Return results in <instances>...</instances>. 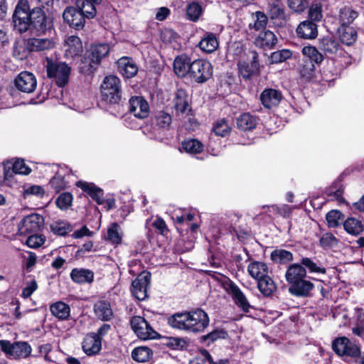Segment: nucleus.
Here are the masks:
<instances>
[{"label": "nucleus", "instance_id": "nucleus-1", "mask_svg": "<svg viewBox=\"0 0 364 364\" xmlns=\"http://www.w3.org/2000/svg\"><path fill=\"white\" fill-rule=\"evenodd\" d=\"M170 325L176 328L189 332H200L208 325L207 314L198 309L194 311L175 314L168 319Z\"/></svg>", "mask_w": 364, "mask_h": 364}, {"label": "nucleus", "instance_id": "nucleus-2", "mask_svg": "<svg viewBox=\"0 0 364 364\" xmlns=\"http://www.w3.org/2000/svg\"><path fill=\"white\" fill-rule=\"evenodd\" d=\"M102 100L109 104H118L122 100V84L115 75L106 76L101 85Z\"/></svg>", "mask_w": 364, "mask_h": 364}, {"label": "nucleus", "instance_id": "nucleus-3", "mask_svg": "<svg viewBox=\"0 0 364 364\" xmlns=\"http://www.w3.org/2000/svg\"><path fill=\"white\" fill-rule=\"evenodd\" d=\"M30 32L37 36L45 35L53 29V22L42 9L36 7L31 11Z\"/></svg>", "mask_w": 364, "mask_h": 364}, {"label": "nucleus", "instance_id": "nucleus-4", "mask_svg": "<svg viewBox=\"0 0 364 364\" xmlns=\"http://www.w3.org/2000/svg\"><path fill=\"white\" fill-rule=\"evenodd\" d=\"M46 67L48 77L53 78L59 87H64L68 82L71 69L68 64L63 62L53 61L47 58Z\"/></svg>", "mask_w": 364, "mask_h": 364}, {"label": "nucleus", "instance_id": "nucleus-5", "mask_svg": "<svg viewBox=\"0 0 364 364\" xmlns=\"http://www.w3.org/2000/svg\"><path fill=\"white\" fill-rule=\"evenodd\" d=\"M31 11L28 2L26 0H20L13 15L14 27L20 33L30 31Z\"/></svg>", "mask_w": 364, "mask_h": 364}, {"label": "nucleus", "instance_id": "nucleus-6", "mask_svg": "<svg viewBox=\"0 0 364 364\" xmlns=\"http://www.w3.org/2000/svg\"><path fill=\"white\" fill-rule=\"evenodd\" d=\"M1 350L10 358L15 359L25 358L31 353V346L25 341L11 343L9 341L0 340Z\"/></svg>", "mask_w": 364, "mask_h": 364}, {"label": "nucleus", "instance_id": "nucleus-7", "mask_svg": "<svg viewBox=\"0 0 364 364\" xmlns=\"http://www.w3.org/2000/svg\"><path fill=\"white\" fill-rule=\"evenodd\" d=\"M334 352L341 357L358 358L360 355L358 346L351 342L347 337H339L332 343Z\"/></svg>", "mask_w": 364, "mask_h": 364}, {"label": "nucleus", "instance_id": "nucleus-8", "mask_svg": "<svg viewBox=\"0 0 364 364\" xmlns=\"http://www.w3.org/2000/svg\"><path fill=\"white\" fill-rule=\"evenodd\" d=\"M213 75V68L210 62L196 60L191 63L189 77L198 83H203Z\"/></svg>", "mask_w": 364, "mask_h": 364}, {"label": "nucleus", "instance_id": "nucleus-9", "mask_svg": "<svg viewBox=\"0 0 364 364\" xmlns=\"http://www.w3.org/2000/svg\"><path fill=\"white\" fill-rule=\"evenodd\" d=\"M130 324L135 334L141 340L154 339L159 336L145 318L141 316L132 317L130 320Z\"/></svg>", "mask_w": 364, "mask_h": 364}, {"label": "nucleus", "instance_id": "nucleus-10", "mask_svg": "<svg viewBox=\"0 0 364 364\" xmlns=\"http://www.w3.org/2000/svg\"><path fill=\"white\" fill-rule=\"evenodd\" d=\"M16 87L21 92L32 93L37 86L35 75L28 71L21 72L14 80Z\"/></svg>", "mask_w": 364, "mask_h": 364}, {"label": "nucleus", "instance_id": "nucleus-11", "mask_svg": "<svg viewBox=\"0 0 364 364\" xmlns=\"http://www.w3.org/2000/svg\"><path fill=\"white\" fill-rule=\"evenodd\" d=\"M224 288L227 293L232 297L235 304L243 311L248 312L250 305L243 292L232 281H228L224 284Z\"/></svg>", "mask_w": 364, "mask_h": 364}, {"label": "nucleus", "instance_id": "nucleus-12", "mask_svg": "<svg viewBox=\"0 0 364 364\" xmlns=\"http://www.w3.org/2000/svg\"><path fill=\"white\" fill-rule=\"evenodd\" d=\"M44 225V218L38 214H31L25 217L18 225V232L21 235L35 232L41 230Z\"/></svg>", "mask_w": 364, "mask_h": 364}, {"label": "nucleus", "instance_id": "nucleus-13", "mask_svg": "<svg viewBox=\"0 0 364 364\" xmlns=\"http://www.w3.org/2000/svg\"><path fill=\"white\" fill-rule=\"evenodd\" d=\"M56 42L53 38H29L27 39V48L32 52H46L53 50Z\"/></svg>", "mask_w": 364, "mask_h": 364}, {"label": "nucleus", "instance_id": "nucleus-14", "mask_svg": "<svg viewBox=\"0 0 364 364\" xmlns=\"http://www.w3.org/2000/svg\"><path fill=\"white\" fill-rule=\"evenodd\" d=\"M150 274L144 273L139 274L132 284L131 291L138 300H144L146 298L147 287L149 284Z\"/></svg>", "mask_w": 364, "mask_h": 364}, {"label": "nucleus", "instance_id": "nucleus-15", "mask_svg": "<svg viewBox=\"0 0 364 364\" xmlns=\"http://www.w3.org/2000/svg\"><path fill=\"white\" fill-rule=\"evenodd\" d=\"M63 17L70 26L77 30L82 28L85 23V17L74 7H68L64 11Z\"/></svg>", "mask_w": 364, "mask_h": 364}, {"label": "nucleus", "instance_id": "nucleus-16", "mask_svg": "<svg viewBox=\"0 0 364 364\" xmlns=\"http://www.w3.org/2000/svg\"><path fill=\"white\" fill-rule=\"evenodd\" d=\"M129 111L136 117L146 118L149 113L148 102L141 97H132L129 100Z\"/></svg>", "mask_w": 364, "mask_h": 364}, {"label": "nucleus", "instance_id": "nucleus-17", "mask_svg": "<svg viewBox=\"0 0 364 364\" xmlns=\"http://www.w3.org/2000/svg\"><path fill=\"white\" fill-rule=\"evenodd\" d=\"M296 33L304 39H315L318 36V26L316 23L306 20L299 24Z\"/></svg>", "mask_w": 364, "mask_h": 364}, {"label": "nucleus", "instance_id": "nucleus-18", "mask_svg": "<svg viewBox=\"0 0 364 364\" xmlns=\"http://www.w3.org/2000/svg\"><path fill=\"white\" fill-rule=\"evenodd\" d=\"M65 55L67 58L78 56L83 50L80 38L77 36H70L65 40Z\"/></svg>", "mask_w": 364, "mask_h": 364}, {"label": "nucleus", "instance_id": "nucleus-19", "mask_svg": "<svg viewBox=\"0 0 364 364\" xmlns=\"http://www.w3.org/2000/svg\"><path fill=\"white\" fill-rule=\"evenodd\" d=\"M281 100V92L274 89H266L260 95L262 105L268 109L277 106Z\"/></svg>", "mask_w": 364, "mask_h": 364}, {"label": "nucleus", "instance_id": "nucleus-20", "mask_svg": "<svg viewBox=\"0 0 364 364\" xmlns=\"http://www.w3.org/2000/svg\"><path fill=\"white\" fill-rule=\"evenodd\" d=\"M82 347L87 355H95L101 349V340L96 333L88 334L85 338Z\"/></svg>", "mask_w": 364, "mask_h": 364}, {"label": "nucleus", "instance_id": "nucleus-21", "mask_svg": "<svg viewBox=\"0 0 364 364\" xmlns=\"http://www.w3.org/2000/svg\"><path fill=\"white\" fill-rule=\"evenodd\" d=\"M117 65L119 73L124 77L131 78L137 73L138 68L136 65L129 58H121L117 61Z\"/></svg>", "mask_w": 364, "mask_h": 364}, {"label": "nucleus", "instance_id": "nucleus-22", "mask_svg": "<svg viewBox=\"0 0 364 364\" xmlns=\"http://www.w3.org/2000/svg\"><path fill=\"white\" fill-rule=\"evenodd\" d=\"M306 275V270L301 264H293L287 269L285 278L289 284H292L304 279Z\"/></svg>", "mask_w": 364, "mask_h": 364}, {"label": "nucleus", "instance_id": "nucleus-23", "mask_svg": "<svg viewBox=\"0 0 364 364\" xmlns=\"http://www.w3.org/2000/svg\"><path fill=\"white\" fill-rule=\"evenodd\" d=\"M102 0H77L78 10L87 18H92L95 16L96 5L100 4Z\"/></svg>", "mask_w": 364, "mask_h": 364}, {"label": "nucleus", "instance_id": "nucleus-24", "mask_svg": "<svg viewBox=\"0 0 364 364\" xmlns=\"http://www.w3.org/2000/svg\"><path fill=\"white\" fill-rule=\"evenodd\" d=\"M277 42L275 34L267 30L261 32L255 40V44L257 47L272 49Z\"/></svg>", "mask_w": 364, "mask_h": 364}, {"label": "nucleus", "instance_id": "nucleus-25", "mask_svg": "<svg viewBox=\"0 0 364 364\" xmlns=\"http://www.w3.org/2000/svg\"><path fill=\"white\" fill-rule=\"evenodd\" d=\"M314 287V285L313 283L303 279L291 284L289 288V291L294 296H306L313 289Z\"/></svg>", "mask_w": 364, "mask_h": 364}, {"label": "nucleus", "instance_id": "nucleus-26", "mask_svg": "<svg viewBox=\"0 0 364 364\" xmlns=\"http://www.w3.org/2000/svg\"><path fill=\"white\" fill-rule=\"evenodd\" d=\"M247 272L251 277L258 280L268 275L269 268L264 262L254 261L249 264Z\"/></svg>", "mask_w": 364, "mask_h": 364}, {"label": "nucleus", "instance_id": "nucleus-27", "mask_svg": "<svg viewBox=\"0 0 364 364\" xmlns=\"http://www.w3.org/2000/svg\"><path fill=\"white\" fill-rule=\"evenodd\" d=\"M191 63L186 55H181L174 60L173 68L176 74L179 77L189 76Z\"/></svg>", "mask_w": 364, "mask_h": 364}, {"label": "nucleus", "instance_id": "nucleus-28", "mask_svg": "<svg viewBox=\"0 0 364 364\" xmlns=\"http://www.w3.org/2000/svg\"><path fill=\"white\" fill-rule=\"evenodd\" d=\"M77 186L82 191L87 192L90 196L95 200L98 204H103V191L102 189L97 188L94 184L87 182L79 181Z\"/></svg>", "mask_w": 364, "mask_h": 364}, {"label": "nucleus", "instance_id": "nucleus-29", "mask_svg": "<svg viewBox=\"0 0 364 364\" xmlns=\"http://www.w3.org/2000/svg\"><path fill=\"white\" fill-rule=\"evenodd\" d=\"M96 316L102 321H109L113 317L110 304L105 301H99L94 306Z\"/></svg>", "mask_w": 364, "mask_h": 364}, {"label": "nucleus", "instance_id": "nucleus-30", "mask_svg": "<svg viewBox=\"0 0 364 364\" xmlns=\"http://www.w3.org/2000/svg\"><path fill=\"white\" fill-rule=\"evenodd\" d=\"M70 277L75 283H91L93 281L94 273L90 269L76 268L71 271Z\"/></svg>", "mask_w": 364, "mask_h": 364}, {"label": "nucleus", "instance_id": "nucleus-31", "mask_svg": "<svg viewBox=\"0 0 364 364\" xmlns=\"http://www.w3.org/2000/svg\"><path fill=\"white\" fill-rule=\"evenodd\" d=\"M319 48L326 55H334L339 48L338 42L332 37L326 36L322 38L319 41Z\"/></svg>", "mask_w": 364, "mask_h": 364}, {"label": "nucleus", "instance_id": "nucleus-32", "mask_svg": "<svg viewBox=\"0 0 364 364\" xmlns=\"http://www.w3.org/2000/svg\"><path fill=\"white\" fill-rule=\"evenodd\" d=\"M97 66L98 63L95 62L88 52H86L85 55L80 58L78 69L80 73L89 75L93 73Z\"/></svg>", "mask_w": 364, "mask_h": 364}, {"label": "nucleus", "instance_id": "nucleus-33", "mask_svg": "<svg viewBox=\"0 0 364 364\" xmlns=\"http://www.w3.org/2000/svg\"><path fill=\"white\" fill-rule=\"evenodd\" d=\"M218 41L215 34L207 33L199 43L200 48L208 53L214 52L218 47Z\"/></svg>", "mask_w": 364, "mask_h": 364}, {"label": "nucleus", "instance_id": "nucleus-34", "mask_svg": "<svg viewBox=\"0 0 364 364\" xmlns=\"http://www.w3.org/2000/svg\"><path fill=\"white\" fill-rule=\"evenodd\" d=\"M88 53L92 57V58L100 64L101 60L107 56L109 52V46L107 43H100L92 46Z\"/></svg>", "mask_w": 364, "mask_h": 364}, {"label": "nucleus", "instance_id": "nucleus-35", "mask_svg": "<svg viewBox=\"0 0 364 364\" xmlns=\"http://www.w3.org/2000/svg\"><path fill=\"white\" fill-rule=\"evenodd\" d=\"M52 314L60 320L67 319L70 314V306L64 302L58 301L50 307Z\"/></svg>", "mask_w": 364, "mask_h": 364}, {"label": "nucleus", "instance_id": "nucleus-36", "mask_svg": "<svg viewBox=\"0 0 364 364\" xmlns=\"http://www.w3.org/2000/svg\"><path fill=\"white\" fill-rule=\"evenodd\" d=\"M174 107L177 112L185 113L189 110L188 95L183 90H178L174 98Z\"/></svg>", "mask_w": 364, "mask_h": 364}, {"label": "nucleus", "instance_id": "nucleus-37", "mask_svg": "<svg viewBox=\"0 0 364 364\" xmlns=\"http://www.w3.org/2000/svg\"><path fill=\"white\" fill-rule=\"evenodd\" d=\"M257 281V287L265 296H269L276 290L277 287L272 278L267 275Z\"/></svg>", "mask_w": 364, "mask_h": 364}, {"label": "nucleus", "instance_id": "nucleus-38", "mask_svg": "<svg viewBox=\"0 0 364 364\" xmlns=\"http://www.w3.org/2000/svg\"><path fill=\"white\" fill-rule=\"evenodd\" d=\"M237 124L238 128L242 130H252L256 127L257 119L250 114L244 113L237 118Z\"/></svg>", "mask_w": 364, "mask_h": 364}, {"label": "nucleus", "instance_id": "nucleus-39", "mask_svg": "<svg viewBox=\"0 0 364 364\" xmlns=\"http://www.w3.org/2000/svg\"><path fill=\"white\" fill-rule=\"evenodd\" d=\"M341 41L346 45L353 43L357 37V33L353 27L349 26H341L339 28Z\"/></svg>", "mask_w": 364, "mask_h": 364}, {"label": "nucleus", "instance_id": "nucleus-40", "mask_svg": "<svg viewBox=\"0 0 364 364\" xmlns=\"http://www.w3.org/2000/svg\"><path fill=\"white\" fill-rule=\"evenodd\" d=\"M152 355L151 350L145 346L135 348L132 352V358L138 362H146L149 360Z\"/></svg>", "mask_w": 364, "mask_h": 364}, {"label": "nucleus", "instance_id": "nucleus-41", "mask_svg": "<svg viewBox=\"0 0 364 364\" xmlns=\"http://www.w3.org/2000/svg\"><path fill=\"white\" fill-rule=\"evenodd\" d=\"M338 17L341 26H349L358 17V14L349 7H344L340 10Z\"/></svg>", "mask_w": 364, "mask_h": 364}, {"label": "nucleus", "instance_id": "nucleus-42", "mask_svg": "<svg viewBox=\"0 0 364 364\" xmlns=\"http://www.w3.org/2000/svg\"><path fill=\"white\" fill-rule=\"evenodd\" d=\"M345 230L352 235H359L363 230L360 221L355 218H348L343 224Z\"/></svg>", "mask_w": 364, "mask_h": 364}, {"label": "nucleus", "instance_id": "nucleus-43", "mask_svg": "<svg viewBox=\"0 0 364 364\" xmlns=\"http://www.w3.org/2000/svg\"><path fill=\"white\" fill-rule=\"evenodd\" d=\"M257 55L255 54L251 67L245 63L239 64L240 73L244 78L250 79L253 75L255 70L257 68Z\"/></svg>", "mask_w": 364, "mask_h": 364}, {"label": "nucleus", "instance_id": "nucleus-44", "mask_svg": "<svg viewBox=\"0 0 364 364\" xmlns=\"http://www.w3.org/2000/svg\"><path fill=\"white\" fill-rule=\"evenodd\" d=\"M269 14L272 19H284L285 15L284 9L279 0H275L274 2L269 4Z\"/></svg>", "mask_w": 364, "mask_h": 364}, {"label": "nucleus", "instance_id": "nucleus-45", "mask_svg": "<svg viewBox=\"0 0 364 364\" xmlns=\"http://www.w3.org/2000/svg\"><path fill=\"white\" fill-rule=\"evenodd\" d=\"M302 53L312 62L317 64L321 63L323 60V55L314 46H304L302 48Z\"/></svg>", "mask_w": 364, "mask_h": 364}, {"label": "nucleus", "instance_id": "nucleus-46", "mask_svg": "<svg viewBox=\"0 0 364 364\" xmlns=\"http://www.w3.org/2000/svg\"><path fill=\"white\" fill-rule=\"evenodd\" d=\"M271 259L277 263H285L293 259V255L285 250H275L271 254Z\"/></svg>", "mask_w": 364, "mask_h": 364}, {"label": "nucleus", "instance_id": "nucleus-47", "mask_svg": "<svg viewBox=\"0 0 364 364\" xmlns=\"http://www.w3.org/2000/svg\"><path fill=\"white\" fill-rule=\"evenodd\" d=\"M183 149L190 154H198L203 151V145L200 141L194 139L185 140L182 144Z\"/></svg>", "mask_w": 364, "mask_h": 364}, {"label": "nucleus", "instance_id": "nucleus-48", "mask_svg": "<svg viewBox=\"0 0 364 364\" xmlns=\"http://www.w3.org/2000/svg\"><path fill=\"white\" fill-rule=\"evenodd\" d=\"M309 21L312 22L321 21L323 18L322 4L320 2H313L309 10Z\"/></svg>", "mask_w": 364, "mask_h": 364}, {"label": "nucleus", "instance_id": "nucleus-49", "mask_svg": "<svg viewBox=\"0 0 364 364\" xmlns=\"http://www.w3.org/2000/svg\"><path fill=\"white\" fill-rule=\"evenodd\" d=\"M31 52V51H30L27 48V39L23 41V43L21 42H16L14 45V56L19 60L26 58Z\"/></svg>", "mask_w": 364, "mask_h": 364}, {"label": "nucleus", "instance_id": "nucleus-50", "mask_svg": "<svg viewBox=\"0 0 364 364\" xmlns=\"http://www.w3.org/2000/svg\"><path fill=\"white\" fill-rule=\"evenodd\" d=\"M52 232L58 235H65L72 230L70 224L64 221L55 222L50 225Z\"/></svg>", "mask_w": 364, "mask_h": 364}, {"label": "nucleus", "instance_id": "nucleus-51", "mask_svg": "<svg viewBox=\"0 0 364 364\" xmlns=\"http://www.w3.org/2000/svg\"><path fill=\"white\" fill-rule=\"evenodd\" d=\"M326 221L330 227H336L343 220V215L339 210H332L326 216Z\"/></svg>", "mask_w": 364, "mask_h": 364}, {"label": "nucleus", "instance_id": "nucleus-52", "mask_svg": "<svg viewBox=\"0 0 364 364\" xmlns=\"http://www.w3.org/2000/svg\"><path fill=\"white\" fill-rule=\"evenodd\" d=\"M300 262L301 265L308 268L310 272L319 274L326 273V269L324 267L318 266L316 262L309 257H302Z\"/></svg>", "mask_w": 364, "mask_h": 364}, {"label": "nucleus", "instance_id": "nucleus-53", "mask_svg": "<svg viewBox=\"0 0 364 364\" xmlns=\"http://www.w3.org/2000/svg\"><path fill=\"white\" fill-rule=\"evenodd\" d=\"M119 227L114 223L107 230V240L113 244H119L122 242V235L119 232Z\"/></svg>", "mask_w": 364, "mask_h": 364}, {"label": "nucleus", "instance_id": "nucleus-54", "mask_svg": "<svg viewBox=\"0 0 364 364\" xmlns=\"http://www.w3.org/2000/svg\"><path fill=\"white\" fill-rule=\"evenodd\" d=\"M156 124L161 129H169L172 119L169 114L163 111L159 112L156 115Z\"/></svg>", "mask_w": 364, "mask_h": 364}, {"label": "nucleus", "instance_id": "nucleus-55", "mask_svg": "<svg viewBox=\"0 0 364 364\" xmlns=\"http://www.w3.org/2000/svg\"><path fill=\"white\" fill-rule=\"evenodd\" d=\"M202 14V8L197 3L190 4L186 9L188 18L193 21H197Z\"/></svg>", "mask_w": 364, "mask_h": 364}, {"label": "nucleus", "instance_id": "nucleus-56", "mask_svg": "<svg viewBox=\"0 0 364 364\" xmlns=\"http://www.w3.org/2000/svg\"><path fill=\"white\" fill-rule=\"evenodd\" d=\"M51 187L55 191V192H60V191L66 188V182L63 175L60 174L59 172L53 177L50 181Z\"/></svg>", "mask_w": 364, "mask_h": 364}, {"label": "nucleus", "instance_id": "nucleus-57", "mask_svg": "<svg viewBox=\"0 0 364 364\" xmlns=\"http://www.w3.org/2000/svg\"><path fill=\"white\" fill-rule=\"evenodd\" d=\"M291 56V51L284 49L272 53L270 56V60L272 63H279L290 58Z\"/></svg>", "mask_w": 364, "mask_h": 364}, {"label": "nucleus", "instance_id": "nucleus-58", "mask_svg": "<svg viewBox=\"0 0 364 364\" xmlns=\"http://www.w3.org/2000/svg\"><path fill=\"white\" fill-rule=\"evenodd\" d=\"M73 196L70 193H64L56 199V205L61 210L68 209L72 204Z\"/></svg>", "mask_w": 364, "mask_h": 364}, {"label": "nucleus", "instance_id": "nucleus-59", "mask_svg": "<svg viewBox=\"0 0 364 364\" xmlns=\"http://www.w3.org/2000/svg\"><path fill=\"white\" fill-rule=\"evenodd\" d=\"M230 131V126L225 119L218 120L214 127V132L218 136H225Z\"/></svg>", "mask_w": 364, "mask_h": 364}, {"label": "nucleus", "instance_id": "nucleus-60", "mask_svg": "<svg viewBox=\"0 0 364 364\" xmlns=\"http://www.w3.org/2000/svg\"><path fill=\"white\" fill-rule=\"evenodd\" d=\"M256 20L252 26L256 31L263 29L266 27L268 21L267 16L261 11H256L253 14Z\"/></svg>", "mask_w": 364, "mask_h": 364}, {"label": "nucleus", "instance_id": "nucleus-61", "mask_svg": "<svg viewBox=\"0 0 364 364\" xmlns=\"http://www.w3.org/2000/svg\"><path fill=\"white\" fill-rule=\"evenodd\" d=\"M228 336V333L223 329H216L210 333L202 337L204 341H208L209 343H213L218 338H225Z\"/></svg>", "mask_w": 364, "mask_h": 364}, {"label": "nucleus", "instance_id": "nucleus-62", "mask_svg": "<svg viewBox=\"0 0 364 364\" xmlns=\"http://www.w3.org/2000/svg\"><path fill=\"white\" fill-rule=\"evenodd\" d=\"M12 169L14 173L22 175H28L31 171V169L26 165L24 161L20 159L14 163Z\"/></svg>", "mask_w": 364, "mask_h": 364}, {"label": "nucleus", "instance_id": "nucleus-63", "mask_svg": "<svg viewBox=\"0 0 364 364\" xmlns=\"http://www.w3.org/2000/svg\"><path fill=\"white\" fill-rule=\"evenodd\" d=\"M45 237L39 235H32L26 240V245L31 248L41 247L45 242Z\"/></svg>", "mask_w": 364, "mask_h": 364}, {"label": "nucleus", "instance_id": "nucleus-64", "mask_svg": "<svg viewBox=\"0 0 364 364\" xmlns=\"http://www.w3.org/2000/svg\"><path fill=\"white\" fill-rule=\"evenodd\" d=\"M320 244L324 247H335L337 245V240L333 234L327 232L322 235Z\"/></svg>", "mask_w": 364, "mask_h": 364}]
</instances>
